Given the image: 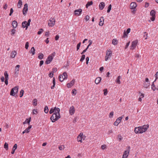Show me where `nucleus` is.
Listing matches in <instances>:
<instances>
[{"label": "nucleus", "mask_w": 158, "mask_h": 158, "mask_svg": "<svg viewBox=\"0 0 158 158\" xmlns=\"http://www.w3.org/2000/svg\"><path fill=\"white\" fill-rule=\"evenodd\" d=\"M60 108L56 107H54V108H52L49 111L50 114H52L54 112L50 118V119L52 123L55 122L60 118Z\"/></svg>", "instance_id": "f257e3e1"}, {"label": "nucleus", "mask_w": 158, "mask_h": 158, "mask_svg": "<svg viewBox=\"0 0 158 158\" xmlns=\"http://www.w3.org/2000/svg\"><path fill=\"white\" fill-rule=\"evenodd\" d=\"M150 83L149 81V79L148 78L145 79V81L143 84V87L147 89L150 86Z\"/></svg>", "instance_id": "f03ea898"}, {"label": "nucleus", "mask_w": 158, "mask_h": 158, "mask_svg": "<svg viewBox=\"0 0 158 158\" xmlns=\"http://www.w3.org/2000/svg\"><path fill=\"white\" fill-rule=\"evenodd\" d=\"M55 23V20L54 18H51L49 20L48 23V25L50 27L53 26Z\"/></svg>", "instance_id": "7ed1b4c3"}, {"label": "nucleus", "mask_w": 158, "mask_h": 158, "mask_svg": "<svg viewBox=\"0 0 158 158\" xmlns=\"http://www.w3.org/2000/svg\"><path fill=\"white\" fill-rule=\"evenodd\" d=\"M139 128H141V131H140V133H143L145 132L148 128L149 127L148 125H144L142 127H139Z\"/></svg>", "instance_id": "20e7f679"}, {"label": "nucleus", "mask_w": 158, "mask_h": 158, "mask_svg": "<svg viewBox=\"0 0 158 158\" xmlns=\"http://www.w3.org/2000/svg\"><path fill=\"white\" fill-rule=\"evenodd\" d=\"M130 146L128 147V150H125L124 151L123 154V155L122 158H127V157L130 151Z\"/></svg>", "instance_id": "39448f33"}, {"label": "nucleus", "mask_w": 158, "mask_h": 158, "mask_svg": "<svg viewBox=\"0 0 158 158\" xmlns=\"http://www.w3.org/2000/svg\"><path fill=\"white\" fill-rule=\"evenodd\" d=\"M155 14L156 12L154 10H152L150 13V14L152 17L150 18V19L152 21H153L155 20Z\"/></svg>", "instance_id": "423d86ee"}, {"label": "nucleus", "mask_w": 158, "mask_h": 158, "mask_svg": "<svg viewBox=\"0 0 158 158\" xmlns=\"http://www.w3.org/2000/svg\"><path fill=\"white\" fill-rule=\"evenodd\" d=\"M20 67V65H17L15 67V73L14 75V77H17L18 76L19 73V68Z\"/></svg>", "instance_id": "0eeeda50"}, {"label": "nucleus", "mask_w": 158, "mask_h": 158, "mask_svg": "<svg viewBox=\"0 0 158 158\" xmlns=\"http://www.w3.org/2000/svg\"><path fill=\"white\" fill-rule=\"evenodd\" d=\"M82 12V10L81 9H79L76 10L74 11V14L75 15L79 16L81 15Z\"/></svg>", "instance_id": "6e6552de"}, {"label": "nucleus", "mask_w": 158, "mask_h": 158, "mask_svg": "<svg viewBox=\"0 0 158 158\" xmlns=\"http://www.w3.org/2000/svg\"><path fill=\"white\" fill-rule=\"evenodd\" d=\"M122 119V117H120L117 118L116 121L114 123V125L115 126H118V124L121 122Z\"/></svg>", "instance_id": "1a4fd4ad"}, {"label": "nucleus", "mask_w": 158, "mask_h": 158, "mask_svg": "<svg viewBox=\"0 0 158 158\" xmlns=\"http://www.w3.org/2000/svg\"><path fill=\"white\" fill-rule=\"evenodd\" d=\"M28 10V5L27 3H26L24 5V7L23 10V14L24 15H26V13Z\"/></svg>", "instance_id": "9d476101"}, {"label": "nucleus", "mask_w": 158, "mask_h": 158, "mask_svg": "<svg viewBox=\"0 0 158 158\" xmlns=\"http://www.w3.org/2000/svg\"><path fill=\"white\" fill-rule=\"evenodd\" d=\"M4 75L5 77V83L6 85H7L8 84V80L9 79V77L6 71L4 73Z\"/></svg>", "instance_id": "9b49d317"}, {"label": "nucleus", "mask_w": 158, "mask_h": 158, "mask_svg": "<svg viewBox=\"0 0 158 158\" xmlns=\"http://www.w3.org/2000/svg\"><path fill=\"white\" fill-rule=\"evenodd\" d=\"M53 59V58L51 56H49L45 62V64H50L52 61Z\"/></svg>", "instance_id": "f8f14e48"}, {"label": "nucleus", "mask_w": 158, "mask_h": 158, "mask_svg": "<svg viewBox=\"0 0 158 158\" xmlns=\"http://www.w3.org/2000/svg\"><path fill=\"white\" fill-rule=\"evenodd\" d=\"M137 43L138 41L136 40L132 42L131 43V49H134L136 47Z\"/></svg>", "instance_id": "ddd939ff"}, {"label": "nucleus", "mask_w": 158, "mask_h": 158, "mask_svg": "<svg viewBox=\"0 0 158 158\" xmlns=\"http://www.w3.org/2000/svg\"><path fill=\"white\" fill-rule=\"evenodd\" d=\"M137 6L136 3L135 2H131L130 5V8L131 9H135Z\"/></svg>", "instance_id": "4468645a"}, {"label": "nucleus", "mask_w": 158, "mask_h": 158, "mask_svg": "<svg viewBox=\"0 0 158 158\" xmlns=\"http://www.w3.org/2000/svg\"><path fill=\"white\" fill-rule=\"evenodd\" d=\"M70 114L72 115L75 112V109L73 106H72L70 107L69 110Z\"/></svg>", "instance_id": "2eb2a0df"}, {"label": "nucleus", "mask_w": 158, "mask_h": 158, "mask_svg": "<svg viewBox=\"0 0 158 158\" xmlns=\"http://www.w3.org/2000/svg\"><path fill=\"white\" fill-rule=\"evenodd\" d=\"M131 29L130 28H128L126 31H124L123 33V36L124 37H125L127 36L128 34L130 32Z\"/></svg>", "instance_id": "dca6fc26"}, {"label": "nucleus", "mask_w": 158, "mask_h": 158, "mask_svg": "<svg viewBox=\"0 0 158 158\" xmlns=\"http://www.w3.org/2000/svg\"><path fill=\"white\" fill-rule=\"evenodd\" d=\"M105 6V3L103 2H102L100 3L99 5V8L101 10H102L104 7Z\"/></svg>", "instance_id": "f3484780"}, {"label": "nucleus", "mask_w": 158, "mask_h": 158, "mask_svg": "<svg viewBox=\"0 0 158 158\" xmlns=\"http://www.w3.org/2000/svg\"><path fill=\"white\" fill-rule=\"evenodd\" d=\"M12 25L14 28H16L18 25L17 22L15 20H14L12 22Z\"/></svg>", "instance_id": "a211bd4d"}, {"label": "nucleus", "mask_w": 158, "mask_h": 158, "mask_svg": "<svg viewBox=\"0 0 158 158\" xmlns=\"http://www.w3.org/2000/svg\"><path fill=\"white\" fill-rule=\"evenodd\" d=\"M28 26L27 25V22L25 21L23 22L22 23V27L23 28H26V29H27Z\"/></svg>", "instance_id": "6ab92c4d"}, {"label": "nucleus", "mask_w": 158, "mask_h": 158, "mask_svg": "<svg viewBox=\"0 0 158 158\" xmlns=\"http://www.w3.org/2000/svg\"><path fill=\"white\" fill-rule=\"evenodd\" d=\"M100 20V21L99 22V25L100 26H102L104 24V19L103 17H101Z\"/></svg>", "instance_id": "aec40b11"}, {"label": "nucleus", "mask_w": 158, "mask_h": 158, "mask_svg": "<svg viewBox=\"0 0 158 158\" xmlns=\"http://www.w3.org/2000/svg\"><path fill=\"white\" fill-rule=\"evenodd\" d=\"M141 129L139 127L138 128L135 127V129L134 131L135 133H140V131H141Z\"/></svg>", "instance_id": "412c9836"}, {"label": "nucleus", "mask_w": 158, "mask_h": 158, "mask_svg": "<svg viewBox=\"0 0 158 158\" xmlns=\"http://www.w3.org/2000/svg\"><path fill=\"white\" fill-rule=\"evenodd\" d=\"M101 80V78L100 77H98L96 79L95 81V83L96 84H98L100 82Z\"/></svg>", "instance_id": "4be33fe9"}, {"label": "nucleus", "mask_w": 158, "mask_h": 158, "mask_svg": "<svg viewBox=\"0 0 158 158\" xmlns=\"http://www.w3.org/2000/svg\"><path fill=\"white\" fill-rule=\"evenodd\" d=\"M16 54V52L15 51H13L11 53L10 56L12 57V58H14L15 57Z\"/></svg>", "instance_id": "5701e85b"}, {"label": "nucleus", "mask_w": 158, "mask_h": 158, "mask_svg": "<svg viewBox=\"0 0 158 158\" xmlns=\"http://www.w3.org/2000/svg\"><path fill=\"white\" fill-rule=\"evenodd\" d=\"M31 117H30L29 119H27L23 123V124H25L27 123L28 125L30 124V123L31 120Z\"/></svg>", "instance_id": "b1692460"}, {"label": "nucleus", "mask_w": 158, "mask_h": 158, "mask_svg": "<svg viewBox=\"0 0 158 158\" xmlns=\"http://www.w3.org/2000/svg\"><path fill=\"white\" fill-rule=\"evenodd\" d=\"M35 50L34 47L31 48V50L30 51V52L32 54V55H34L35 54Z\"/></svg>", "instance_id": "393cba45"}, {"label": "nucleus", "mask_w": 158, "mask_h": 158, "mask_svg": "<svg viewBox=\"0 0 158 158\" xmlns=\"http://www.w3.org/2000/svg\"><path fill=\"white\" fill-rule=\"evenodd\" d=\"M22 4V2L21 0H19L17 4V6L19 8H20Z\"/></svg>", "instance_id": "a878e982"}, {"label": "nucleus", "mask_w": 158, "mask_h": 158, "mask_svg": "<svg viewBox=\"0 0 158 158\" xmlns=\"http://www.w3.org/2000/svg\"><path fill=\"white\" fill-rule=\"evenodd\" d=\"M44 56V55L43 53H40L39 54L38 58L40 60H41L43 58Z\"/></svg>", "instance_id": "bb28decb"}, {"label": "nucleus", "mask_w": 158, "mask_h": 158, "mask_svg": "<svg viewBox=\"0 0 158 158\" xmlns=\"http://www.w3.org/2000/svg\"><path fill=\"white\" fill-rule=\"evenodd\" d=\"M31 127V125H29V127L25 130L26 133H28L30 131V129Z\"/></svg>", "instance_id": "cd10ccee"}, {"label": "nucleus", "mask_w": 158, "mask_h": 158, "mask_svg": "<svg viewBox=\"0 0 158 158\" xmlns=\"http://www.w3.org/2000/svg\"><path fill=\"white\" fill-rule=\"evenodd\" d=\"M13 89L15 91L14 93H15V94H16L18 92V89H19L18 86H15L14 88H13Z\"/></svg>", "instance_id": "c85d7f7f"}, {"label": "nucleus", "mask_w": 158, "mask_h": 158, "mask_svg": "<svg viewBox=\"0 0 158 158\" xmlns=\"http://www.w3.org/2000/svg\"><path fill=\"white\" fill-rule=\"evenodd\" d=\"M118 43V41L116 39H114L112 41V43L114 45H116Z\"/></svg>", "instance_id": "c756f323"}, {"label": "nucleus", "mask_w": 158, "mask_h": 158, "mask_svg": "<svg viewBox=\"0 0 158 158\" xmlns=\"http://www.w3.org/2000/svg\"><path fill=\"white\" fill-rule=\"evenodd\" d=\"M155 82V81H154L153 82L152 84V89L154 91L155 90H156V85H154V83Z\"/></svg>", "instance_id": "7c9ffc66"}, {"label": "nucleus", "mask_w": 158, "mask_h": 158, "mask_svg": "<svg viewBox=\"0 0 158 158\" xmlns=\"http://www.w3.org/2000/svg\"><path fill=\"white\" fill-rule=\"evenodd\" d=\"M121 78V77L120 76H118L116 81V82L118 84H120L121 83V82L120 80Z\"/></svg>", "instance_id": "2f4dec72"}, {"label": "nucleus", "mask_w": 158, "mask_h": 158, "mask_svg": "<svg viewBox=\"0 0 158 158\" xmlns=\"http://www.w3.org/2000/svg\"><path fill=\"white\" fill-rule=\"evenodd\" d=\"M52 83L53 84V85L51 87V88L52 89H53L54 88L56 84L55 80L54 77L53 78Z\"/></svg>", "instance_id": "473e14b6"}, {"label": "nucleus", "mask_w": 158, "mask_h": 158, "mask_svg": "<svg viewBox=\"0 0 158 158\" xmlns=\"http://www.w3.org/2000/svg\"><path fill=\"white\" fill-rule=\"evenodd\" d=\"M93 2L92 1L88 2L86 5V8H88V6L92 5L93 4Z\"/></svg>", "instance_id": "72a5a7b5"}, {"label": "nucleus", "mask_w": 158, "mask_h": 158, "mask_svg": "<svg viewBox=\"0 0 158 158\" xmlns=\"http://www.w3.org/2000/svg\"><path fill=\"white\" fill-rule=\"evenodd\" d=\"M59 79L60 81H62L64 79V77L62 75H60L59 76Z\"/></svg>", "instance_id": "f704fd0d"}, {"label": "nucleus", "mask_w": 158, "mask_h": 158, "mask_svg": "<svg viewBox=\"0 0 158 158\" xmlns=\"http://www.w3.org/2000/svg\"><path fill=\"white\" fill-rule=\"evenodd\" d=\"M112 52L111 51H108V52H107V53L106 55V56H111Z\"/></svg>", "instance_id": "c9c22d12"}, {"label": "nucleus", "mask_w": 158, "mask_h": 158, "mask_svg": "<svg viewBox=\"0 0 158 158\" xmlns=\"http://www.w3.org/2000/svg\"><path fill=\"white\" fill-rule=\"evenodd\" d=\"M37 100L36 99H34L33 101V104L34 106H36L37 105Z\"/></svg>", "instance_id": "e433bc0d"}, {"label": "nucleus", "mask_w": 158, "mask_h": 158, "mask_svg": "<svg viewBox=\"0 0 158 158\" xmlns=\"http://www.w3.org/2000/svg\"><path fill=\"white\" fill-rule=\"evenodd\" d=\"M44 112L46 114L48 113V106H45L44 109Z\"/></svg>", "instance_id": "4c0bfd02"}, {"label": "nucleus", "mask_w": 158, "mask_h": 158, "mask_svg": "<svg viewBox=\"0 0 158 158\" xmlns=\"http://www.w3.org/2000/svg\"><path fill=\"white\" fill-rule=\"evenodd\" d=\"M15 91H14V90L13 88H12L11 90L10 93V95L11 96H15Z\"/></svg>", "instance_id": "58836bf2"}, {"label": "nucleus", "mask_w": 158, "mask_h": 158, "mask_svg": "<svg viewBox=\"0 0 158 158\" xmlns=\"http://www.w3.org/2000/svg\"><path fill=\"white\" fill-rule=\"evenodd\" d=\"M63 76L64 77V79H67V73L65 72H64L63 73Z\"/></svg>", "instance_id": "ea45409f"}, {"label": "nucleus", "mask_w": 158, "mask_h": 158, "mask_svg": "<svg viewBox=\"0 0 158 158\" xmlns=\"http://www.w3.org/2000/svg\"><path fill=\"white\" fill-rule=\"evenodd\" d=\"M4 148L6 149V150H7L8 149V144L6 142L4 144Z\"/></svg>", "instance_id": "a19ab883"}, {"label": "nucleus", "mask_w": 158, "mask_h": 158, "mask_svg": "<svg viewBox=\"0 0 158 158\" xmlns=\"http://www.w3.org/2000/svg\"><path fill=\"white\" fill-rule=\"evenodd\" d=\"M33 114H38V112L37 109H34L33 110L32 113Z\"/></svg>", "instance_id": "79ce46f5"}, {"label": "nucleus", "mask_w": 158, "mask_h": 158, "mask_svg": "<svg viewBox=\"0 0 158 158\" xmlns=\"http://www.w3.org/2000/svg\"><path fill=\"white\" fill-rule=\"evenodd\" d=\"M111 7H112V6H111V4H110L109 6L108 7V10H107V13H109L111 9Z\"/></svg>", "instance_id": "37998d69"}, {"label": "nucleus", "mask_w": 158, "mask_h": 158, "mask_svg": "<svg viewBox=\"0 0 158 158\" xmlns=\"http://www.w3.org/2000/svg\"><path fill=\"white\" fill-rule=\"evenodd\" d=\"M24 93V90L23 89H21L20 93V98L22 97L23 94Z\"/></svg>", "instance_id": "c03bdc74"}, {"label": "nucleus", "mask_w": 158, "mask_h": 158, "mask_svg": "<svg viewBox=\"0 0 158 158\" xmlns=\"http://www.w3.org/2000/svg\"><path fill=\"white\" fill-rule=\"evenodd\" d=\"M85 55H82L80 59V61H82L85 59Z\"/></svg>", "instance_id": "a18cd8bd"}, {"label": "nucleus", "mask_w": 158, "mask_h": 158, "mask_svg": "<svg viewBox=\"0 0 158 158\" xmlns=\"http://www.w3.org/2000/svg\"><path fill=\"white\" fill-rule=\"evenodd\" d=\"M77 140L78 142H80L81 143L82 142V140H81V137H80V136H77Z\"/></svg>", "instance_id": "49530a36"}, {"label": "nucleus", "mask_w": 158, "mask_h": 158, "mask_svg": "<svg viewBox=\"0 0 158 158\" xmlns=\"http://www.w3.org/2000/svg\"><path fill=\"white\" fill-rule=\"evenodd\" d=\"M43 29L42 28H41L40 29V31H38V32H37V34L38 35H40L43 32Z\"/></svg>", "instance_id": "de8ad7c7"}, {"label": "nucleus", "mask_w": 158, "mask_h": 158, "mask_svg": "<svg viewBox=\"0 0 158 158\" xmlns=\"http://www.w3.org/2000/svg\"><path fill=\"white\" fill-rule=\"evenodd\" d=\"M103 91H104V95L105 96L106 95V94H107V92H108L107 89H104L103 90Z\"/></svg>", "instance_id": "09e8293b"}, {"label": "nucleus", "mask_w": 158, "mask_h": 158, "mask_svg": "<svg viewBox=\"0 0 158 158\" xmlns=\"http://www.w3.org/2000/svg\"><path fill=\"white\" fill-rule=\"evenodd\" d=\"M29 47V43L27 42L25 44V48L26 49H27Z\"/></svg>", "instance_id": "8fccbe9b"}, {"label": "nucleus", "mask_w": 158, "mask_h": 158, "mask_svg": "<svg viewBox=\"0 0 158 158\" xmlns=\"http://www.w3.org/2000/svg\"><path fill=\"white\" fill-rule=\"evenodd\" d=\"M11 31L12 32L11 35H14L15 33L16 30L15 29H12L11 30Z\"/></svg>", "instance_id": "3c124183"}, {"label": "nucleus", "mask_w": 158, "mask_h": 158, "mask_svg": "<svg viewBox=\"0 0 158 158\" xmlns=\"http://www.w3.org/2000/svg\"><path fill=\"white\" fill-rule=\"evenodd\" d=\"M64 145H61L59 147V149L60 150L64 149Z\"/></svg>", "instance_id": "603ef678"}, {"label": "nucleus", "mask_w": 158, "mask_h": 158, "mask_svg": "<svg viewBox=\"0 0 158 158\" xmlns=\"http://www.w3.org/2000/svg\"><path fill=\"white\" fill-rule=\"evenodd\" d=\"M81 42H79L77 44V50H78L80 48V46H81Z\"/></svg>", "instance_id": "864d4df0"}, {"label": "nucleus", "mask_w": 158, "mask_h": 158, "mask_svg": "<svg viewBox=\"0 0 158 158\" xmlns=\"http://www.w3.org/2000/svg\"><path fill=\"white\" fill-rule=\"evenodd\" d=\"M75 80L74 79H73L71 82L70 83L71 84V85L72 86L74 84L75 82Z\"/></svg>", "instance_id": "5fc2aeb1"}, {"label": "nucleus", "mask_w": 158, "mask_h": 158, "mask_svg": "<svg viewBox=\"0 0 158 158\" xmlns=\"http://www.w3.org/2000/svg\"><path fill=\"white\" fill-rule=\"evenodd\" d=\"M57 71V69L56 68H53L52 69V72L53 73L56 72Z\"/></svg>", "instance_id": "6e6d98bb"}, {"label": "nucleus", "mask_w": 158, "mask_h": 158, "mask_svg": "<svg viewBox=\"0 0 158 158\" xmlns=\"http://www.w3.org/2000/svg\"><path fill=\"white\" fill-rule=\"evenodd\" d=\"M89 16L88 15H86L85 18V20L86 21L89 20Z\"/></svg>", "instance_id": "4d7b16f0"}, {"label": "nucleus", "mask_w": 158, "mask_h": 158, "mask_svg": "<svg viewBox=\"0 0 158 158\" xmlns=\"http://www.w3.org/2000/svg\"><path fill=\"white\" fill-rule=\"evenodd\" d=\"M113 114H114V112L113 111H112L111 112H110V115H109V117L110 118H112L113 115Z\"/></svg>", "instance_id": "13d9d810"}, {"label": "nucleus", "mask_w": 158, "mask_h": 158, "mask_svg": "<svg viewBox=\"0 0 158 158\" xmlns=\"http://www.w3.org/2000/svg\"><path fill=\"white\" fill-rule=\"evenodd\" d=\"M14 10L12 8H11L10 9V12L9 14V15L11 16V15L12 14Z\"/></svg>", "instance_id": "bf43d9fd"}, {"label": "nucleus", "mask_w": 158, "mask_h": 158, "mask_svg": "<svg viewBox=\"0 0 158 158\" xmlns=\"http://www.w3.org/2000/svg\"><path fill=\"white\" fill-rule=\"evenodd\" d=\"M155 77H156V79H155V80L154 81H156V79L158 78V72H157L156 73V74H155Z\"/></svg>", "instance_id": "052dcab7"}, {"label": "nucleus", "mask_w": 158, "mask_h": 158, "mask_svg": "<svg viewBox=\"0 0 158 158\" xmlns=\"http://www.w3.org/2000/svg\"><path fill=\"white\" fill-rule=\"evenodd\" d=\"M106 145L105 144H103L102 145L101 147L102 150H104L106 148Z\"/></svg>", "instance_id": "680f3d73"}, {"label": "nucleus", "mask_w": 158, "mask_h": 158, "mask_svg": "<svg viewBox=\"0 0 158 158\" xmlns=\"http://www.w3.org/2000/svg\"><path fill=\"white\" fill-rule=\"evenodd\" d=\"M49 77L52 78L53 77V73L51 72L48 75Z\"/></svg>", "instance_id": "e2e57ef3"}, {"label": "nucleus", "mask_w": 158, "mask_h": 158, "mask_svg": "<svg viewBox=\"0 0 158 158\" xmlns=\"http://www.w3.org/2000/svg\"><path fill=\"white\" fill-rule=\"evenodd\" d=\"M17 144H15L14 145V146L13 147L12 149H14L15 150V149H17Z\"/></svg>", "instance_id": "0e129e2a"}, {"label": "nucleus", "mask_w": 158, "mask_h": 158, "mask_svg": "<svg viewBox=\"0 0 158 158\" xmlns=\"http://www.w3.org/2000/svg\"><path fill=\"white\" fill-rule=\"evenodd\" d=\"M44 62L43 60H41L40 61L39 66H41L44 64Z\"/></svg>", "instance_id": "69168bd1"}, {"label": "nucleus", "mask_w": 158, "mask_h": 158, "mask_svg": "<svg viewBox=\"0 0 158 158\" xmlns=\"http://www.w3.org/2000/svg\"><path fill=\"white\" fill-rule=\"evenodd\" d=\"M118 138L119 139V141H121L122 139V136L120 135H118Z\"/></svg>", "instance_id": "338daca9"}, {"label": "nucleus", "mask_w": 158, "mask_h": 158, "mask_svg": "<svg viewBox=\"0 0 158 158\" xmlns=\"http://www.w3.org/2000/svg\"><path fill=\"white\" fill-rule=\"evenodd\" d=\"M7 4H5L3 6V9L6 10L7 9Z\"/></svg>", "instance_id": "774afa93"}]
</instances>
